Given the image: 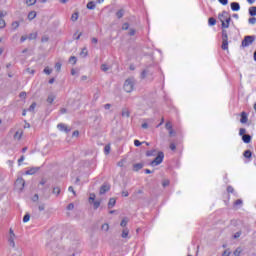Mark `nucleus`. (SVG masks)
Instances as JSON below:
<instances>
[{
	"label": "nucleus",
	"instance_id": "nucleus-5",
	"mask_svg": "<svg viewBox=\"0 0 256 256\" xmlns=\"http://www.w3.org/2000/svg\"><path fill=\"white\" fill-rule=\"evenodd\" d=\"M15 232L13 231V228L9 229V238H8V243L10 247L15 248V239H16Z\"/></svg>",
	"mask_w": 256,
	"mask_h": 256
},
{
	"label": "nucleus",
	"instance_id": "nucleus-28",
	"mask_svg": "<svg viewBox=\"0 0 256 256\" xmlns=\"http://www.w3.org/2000/svg\"><path fill=\"white\" fill-rule=\"evenodd\" d=\"M104 153L105 155H109V153H111V145H106L104 148Z\"/></svg>",
	"mask_w": 256,
	"mask_h": 256
},
{
	"label": "nucleus",
	"instance_id": "nucleus-39",
	"mask_svg": "<svg viewBox=\"0 0 256 256\" xmlns=\"http://www.w3.org/2000/svg\"><path fill=\"white\" fill-rule=\"evenodd\" d=\"M29 219H31V216L29 214H26L24 217H23V223H29Z\"/></svg>",
	"mask_w": 256,
	"mask_h": 256
},
{
	"label": "nucleus",
	"instance_id": "nucleus-47",
	"mask_svg": "<svg viewBox=\"0 0 256 256\" xmlns=\"http://www.w3.org/2000/svg\"><path fill=\"white\" fill-rule=\"evenodd\" d=\"M239 237H241V231H238L233 235V239H239Z\"/></svg>",
	"mask_w": 256,
	"mask_h": 256
},
{
	"label": "nucleus",
	"instance_id": "nucleus-34",
	"mask_svg": "<svg viewBox=\"0 0 256 256\" xmlns=\"http://www.w3.org/2000/svg\"><path fill=\"white\" fill-rule=\"evenodd\" d=\"M69 63H71L72 65H75V63H77V57L71 56L69 59Z\"/></svg>",
	"mask_w": 256,
	"mask_h": 256
},
{
	"label": "nucleus",
	"instance_id": "nucleus-43",
	"mask_svg": "<svg viewBox=\"0 0 256 256\" xmlns=\"http://www.w3.org/2000/svg\"><path fill=\"white\" fill-rule=\"evenodd\" d=\"M52 71H53V70H51L49 67H46V68L44 69V73H45L46 75H51Z\"/></svg>",
	"mask_w": 256,
	"mask_h": 256
},
{
	"label": "nucleus",
	"instance_id": "nucleus-61",
	"mask_svg": "<svg viewBox=\"0 0 256 256\" xmlns=\"http://www.w3.org/2000/svg\"><path fill=\"white\" fill-rule=\"evenodd\" d=\"M129 35H130V37H133V35H135V29H130Z\"/></svg>",
	"mask_w": 256,
	"mask_h": 256
},
{
	"label": "nucleus",
	"instance_id": "nucleus-10",
	"mask_svg": "<svg viewBox=\"0 0 256 256\" xmlns=\"http://www.w3.org/2000/svg\"><path fill=\"white\" fill-rule=\"evenodd\" d=\"M111 189V186L104 184L101 188H100V195H104V193H107V191H109Z\"/></svg>",
	"mask_w": 256,
	"mask_h": 256
},
{
	"label": "nucleus",
	"instance_id": "nucleus-12",
	"mask_svg": "<svg viewBox=\"0 0 256 256\" xmlns=\"http://www.w3.org/2000/svg\"><path fill=\"white\" fill-rule=\"evenodd\" d=\"M122 239H128L129 238V228H124L122 230V235H121Z\"/></svg>",
	"mask_w": 256,
	"mask_h": 256
},
{
	"label": "nucleus",
	"instance_id": "nucleus-57",
	"mask_svg": "<svg viewBox=\"0 0 256 256\" xmlns=\"http://www.w3.org/2000/svg\"><path fill=\"white\" fill-rule=\"evenodd\" d=\"M122 197H129V192L127 190H123Z\"/></svg>",
	"mask_w": 256,
	"mask_h": 256
},
{
	"label": "nucleus",
	"instance_id": "nucleus-59",
	"mask_svg": "<svg viewBox=\"0 0 256 256\" xmlns=\"http://www.w3.org/2000/svg\"><path fill=\"white\" fill-rule=\"evenodd\" d=\"M23 161H25V156H21L18 160V165H21V163H23Z\"/></svg>",
	"mask_w": 256,
	"mask_h": 256
},
{
	"label": "nucleus",
	"instance_id": "nucleus-48",
	"mask_svg": "<svg viewBox=\"0 0 256 256\" xmlns=\"http://www.w3.org/2000/svg\"><path fill=\"white\" fill-rule=\"evenodd\" d=\"M166 129L169 131L171 129H173V124H171V122H167L166 123Z\"/></svg>",
	"mask_w": 256,
	"mask_h": 256
},
{
	"label": "nucleus",
	"instance_id": "nucleus-24",
	"mask_svg": "<svg viewBox=\"0 0 256 256\" xmlns=\"http://www.w3.org/2000/svg\"><path fill=\"white\" fill-rule=\"evenodd\" d=\"M87 9H90L91 11H93V9H95V2L90 1L87 3Z\"/></svg>",
	"mask_w": 256,
	"mask_h": 256
},
{
	"label": "nucleus",
	"instance_id": "nucleus-27",
	"mask_svg": "<svg viewBox=\"0 0 256 256\" xmlns=\"http://www.w3.org/2000/svg\"><path fill=\"white\" fill-rule=\"evenodd\" d=\"M77 19H79V12H75L71 16V21L75 22Z\"/></svg>",
	"mask_w": 256,
	"mask_h": 256
},
{
	"label": "nucleus",
	"instance_id": "nucleus-58",
	"mask_svg": "<svg viewBox=\"0 0 256 256\" xmlns=\"http://www.w3.org/2000/svg\"><path fill=\"white\" fill-rule=\"evenodd\" d=\"M141 142L139 141V140H135L134 141V145H135V147H141Z\"/></svg>",
	"mask_w": 256,
	"mask_h": 256
},
{
	"label": "nucleus",
	"instance_id": "nucleus-3",
	"mask_svg": "<svg viewBox=\"0 0 256 256\" xmlns=\"http://www.w3.org/2000/svg\"><path fill=\"white\" fill-rule=\"evenodd\" d=\"M223 51H229V36L227 30H222V46Z\"/></svg>",
	"mask_w": 256,
	"mask_h": 256
},
{
	"label": "nucleus",
	"instance_id": "nucleus-1",
	"mask_svg": "<svg viewBox=\"0 0 256 256\" xmlns=\"http://www.w3.org/2000/svg\"><path fill=\"white\" fill-rule=\"evenodd\" d=\"M218 19L220 23H222L223 30L229 29V25L231 23V15H229L227 11H223L221 14H219Z\"/></svg>",
	"mask_w": 256,
	"mask_h": 256
},
{
	"label": "nucleus",
	"instance_id": "nucleus-55",
	"mask_svg": "<svg viewBox=\"0 0 256 256\" xmlns=\"http://www.w3.org/2000/svg\"><path fill=\"white\" fill-rule=\"evenodd\" d=\"M219 3H221V5H228L229 4V0H218Z\"/></svg>",
	"mask_w": 256,
	"mask_h": 256
},
{
	"label": "nucleus",
	"instance_id": "nucleus-62",
	"mask_svg": "<svg viewBox=\"0 0 256 256\" xmlns=\"http://www.w3.org/2000/svg\"><path fill=\"white\" fill-rule=\"evenodd\" d=\"M162 185L163 187H167L169 185V180H164Z\"/></svg>",
	"mask_w": 256,
	"mask_h": 256
},
{
	"label": "nucleus",
	"instance_id": "nucleus-18",
	"mask_svg": "<svg viewBox=\"0 0 256 256\" xmlns=\"http://www.w3.org/2000/svg\"><path fill=\"white\" fill-rule=\"evenodd\" d=\"M101 71H103L104 73H107V71H109L111 69V66L107 65V64H102L100 67Z\"/></svg>",
	"mask_w": 256,
	"mask_h": 256
},
{
	"label": "nucleus",
	"instance_id": "nucleus-16",
	"mask_svg": "<svg viewBox=\"0 0 256 256\" xmlns=\"http://www.w3.org/2000/svg\"><path fill=\"white\" fill-rule=\"evenodd\" d=\"M36 17H37V12H35V11L29 12V14H28L29 21H33V19H35Z\"/></svg>",
	"mask_w": 256,
	"mask_h": 256
},
{
	"label": "nucleus",
	"instance_id": "nucleus-54",
	"mask_svg": "<svg viewBox=\"0 0 256 256\" xmlns=\"http://www.w3.org/2000/svg\"><path fill=\"white\" fill-rule=\"evenodd\" d=\"M32 201L34 203H36V201H39V195L35 194L33 197H32Z\"/></svg>",
	"mask_w": 256,
	"mask_h": 256
},
{
	"label": "nucleus",
	"instance_id": "nucleus-36",
	"mask_svg": "<svg viewBox=\"0 0 256 256\" xmlns=\"http://www.w3.org/2000/svg\"><path fill=\"white\" fill-rule=\"evenodd\" d=\"M208 23L210 26H213V25H216L217 20H215V18H209Z\"/></svg>",
	"mask_w": 256,
	"mask_h": 256
},
{
	"label": "nucleus",
	"instance_id": "nucleus-45",
	"mask_svg": "<svg viewBox=\"0 0 256 256\" xmlns=\"http://www.w3.org/2000/svg\"><path fill=\"white\" fill-rule=\"evenodd\" d=\"M231 255V251L229 249H226L223 253L222 256H230Z\"/></svg>",
	"mask_w": 256,
	"mask_h": 256
},
{
	"label": "nucleus",
	"instance_id": "nucleus-25",
	"mask_svg": "<svg viewBox=\"0 0 256 256\" xmlns=\"http://www.w3.org/2000/svg\"><path fill=\"white\" fill-rule=\"evenodd\" d=\"M127 223H129V218H123L121 223H120V226L121 227H127Z\"/></svg>",
	"mask_w": 256,
	"mask_h": 256
},
{
	"label": "nucleus",
	"instance_id": "nucleus-13",
	"mask_svg": "<svg viewBox=\"0 0 256 256\" xmlns=\"http://www.w3.org/2000/svg\"><path fill=\"white\" fill-rule=\"evenodd\" d=\"M37 171H39V168H30L29 170H27L25 172V175H35V173H37Z\"/></svg>",
	"mask_w": 256,
	"mask_h": 256
},
{
	"label": "nucleus",
	"instance_id": "nucleus-56",
	"mask_svg": "<svg viewBox=\"0 0 256 256\" xmlns=\"http://www.w3.org/2000/svg\"><path fill=\"white\" fill-rule=\"evenodd\" d=\"M147 73H149V71H147V70H144L142 72V74H141L142 79H145V77H147Z\"/></svg>",
	"mask_w": 256,
	"mask_h": 256
},
{
	"label": "nucleus",
	"instance_id": "nucleus-64",
	"mask_svg": "<svg viewBox=\"0 0 256 256\" xmlns=\"http://www.w3.org/2000/svg\"><path fill=\"white\" fill-rule=\"evenodd\" d=\"M227 191L228 193H233L234 189L231 186H228Z\"/></svg>",
	"mask_w": 256,
	"mask_h": 256
},
{
	"label": "nucleus",
	"instance_id": "nucleus-11",
	"mask_svg": "<svg viewBox=\"0 0 256 256\" xmlns=\"http://www.w3.org/2000/svg\"><path fill=\"white\" fill-rule=\"evenodd\" d=\"M21 137H23V130H17L14 134V139L20 141Z\"/></svg>",
	"mask_w": 256,
	"mask_h": 256
},
{
	"label": "nucleus",
	"instance_id": "nucleus-15",
	"mask_svg": "<svg viewBox=\"0 0 256 256\" xmlns=\"http://www.w3.org/2000/svg\"><path fill=\"white\" fill-rule=\"evenodd\" d=\"M247 121H248L247 113L242 112V113H241V119H240V122H241V123H243V124H245V123H247Z\"/></svg>",
	"mask_w": 256,
	"mask_h": 256
},
{
	"label": "nucleus",
	"instance_id": "nucleus-14",
	"mask_svg": "<svg viewBox=\"0 0 256 256\" xmlns=\"http://www.w3.org/2000/svg\"><path fill=\"white\" fill-rule=\"evenodd\" d=\"M115 203H117V200H115V198H110L108 202V209H113V207H115Z\"/></svg>",
	"mask_w": 256,
	"mask_h": 256
},
{
	"label": "nucleus",
	"instance_id": "nucleus-60",
	"mask_svg": "<svg viewBox=\"0 0 256 256\" xmlns=\"http://www.w3.org/2000/svg\"><path fill=\"white\" fill-rule=\"evenodd\" d=\"M170 149H171V151H175V149H177V146H175L174 143H171L170 144Z\"/></svg>",
	"mask_w": 256,
	"mask_h": 256
},
{
	"label": "nucleus",
	"instance_id": "nucleus-53",
	"mask_svg": "<svg viewBox=\"0 0 256 256\" xmlns=\"http://www.w3.org/2000/svg\"><path fill=\"white\" fill-rule=\"evenodd\" d=\"M38 209L39 211H45V204H39Z\"/></svg>",
	"mask_w": 256,
	"mask_h": 256
},
{
	"label": "nucleus",
	"instance_id": "nucleus-23",
	"mask_svg": "<svg viewBox=\"0 0 256 256\" xmlns=\"http://www.w3.org/2000/svg\"><path fill=\"white\" fill-rule=\"evenodd\" d=\"M147 157H155L157 155V150H150L146 152Z\"/></svg>",
	"mask_w": 256,
	"mask_h": 256
},
{
	"label": "nucleus",
	"instance_id": "nucleus-2",
	"mask_svg": "<svg viewBox=\"0 0 256 256\" xmlns=\"http://www.w3.org/2000/svg\"><path fill=\"white\" fill-rule=\"evenodd\" d=\"M123 89L126 93H133V91L135 90V78L126 79Z\"/></svg>",
	"mask_w": 256,
	"mask_h": 256
},
{
	"label": "nucleus",
	"instance_id": "nucleus-49",
	"mask_svg": "<svg viewBox=\"0 0 256 256\" xmlns=\"http://www.w3.org/2000/svg\"><path fill=\"white\" fill-rule=\"evenodd\" d=\"M67 209L68 211H73V209H75V205L73 203H70L68 206H67Z\"/></svg>",
	"mask_w": 256,
	"mask_h": 256
},
{
	"label": "nucleus",
	"instance_id": "nucleus-6",
	"mask_svg": "<svg viewBox=\"0 0 256 256\" xmlns=\"http://www.w3.org/2000/svg\"><path fill=\"white\" fill-rule=\"evenodd\" d=\"M255 41V36H246L242 41V47H249V45H253Z\"/></svg>",
	"mask_w": 256,
	"mask_h": 256
},
{
	"label": "nucleus",
	"instance_id": "nucleus-7",
	"mask_svg": "<svg viewBox=\"0 0 256 256\" xmlns=\"http://www.w3.org/2000/svg\"><path fill=\"white\" fill-rule=\"evenodd\" d=\"M15 187H16V189H18V191H23V189L25 187V180L21 177L17 178V180L15 182Z\"/></svg>",
	"mask_w": 256,
	"mask_h": 256
},
{
	"label": "nucleus",
	"instance_id": "nucleus-8",
	"mask_svg": "<svg viewBox=\"0 0 256 256\" xmlns=\"http://www.w3.org/2000/svg\"><path fill=\"white\" fill-rule=\"evenodd\" d=\"M57 128L59 129V131H64V133H69V131H71V129H69L67 127V125L61 123L57 125Z\"/></svg>",
	"mask_w": 256,
	"mask_h": 256
},
{
	"label": "nucleus",
	"instance_id": "nucleus-19",
	"mask_svg": "<svg viewBox=\"0 0 256 256\" xmlns=\"http://www.w3.org/2000/svg\"><path fill=\"white\" fill-rule=\"evenodd\" d=\"M249 15H251V17L256 16V6H252L249 8Z\"/></svg>",
	"mask_w": 256,
	"mask_h": 256
},
{
	"label": "nucleus",
	"instance_id": "nucleus-22",
	"mask_svg": "<svg viewBox=\"0 0 256 256\" xmlns=\"http://www.w3.org/2000/svg\"><path fill=\"white\" fill-rule=\"evenodd\" d=\"M93 208L95 210H97L98 207H101V200H94V202H92Z\"/></svg>",
	"mask_w": 256,
	"mask_h": 256
},
{
	"label": "nucleus",
	"instance_id": "nucleus-17",
	"mask_svg": "<svg viewBox=\"0 0 256 256\" xmlns=\"http://www.w3.org/2000/svg\"><path fill=\"white\" fill-rule=\"evenodd\" d=\"M242 140L245 142V143H251V135L249 134H245L242 136Z\"/></svg>",
	"mask_w": 256,
	"mask_h": 256
},
{
	"label": "nucleus",
	"instance_id": "nucleus-30",
	"mask_svg": "<svg viewBox=\"0 0 256 256\" xmlns=\"http://www.w3.org/2000/svg\"><path fill=\"white\" fill-rule=\"evenodd\" d=\"M241 253H243V249L241 247H238L235 251H234V255L235 256H239L241 255Z\"/></svg>",
	"mask_w": 256,
	"mask_h": 256
},
{
	"label": "nucleus",
	"instance_id": "nucleus-32",
	"mask_svg": "<svg viewBox=\"0 0 256 256\" xmlns=\"http://www.w3.org/2000/svg\"><path fill=\"white\" fill-rule=\"evenodd\" d=\"M101 229L102 231H104V233H107V231H109V225L105 223L101 226Z\"/></svg>",
	"mask_w": 256,
	"mask_h": 256
},
{
	"label": "nucleus",
	"instance_id": "nucleus-42",
	"mask_svg": "<svg viewBox=\"0 0 256 256\" xmlns=\"http://www.w3.org/2000/svg\"><path fill=\"white\" fill-rule=\"evenodd\" d=\"M48 103H53L55 101V96L54 95H49L47 98Z\"/></svg>",
	"mask_w": 256,
	"mask_h": 256
},
{
	"label": "nucleus",
	"instance_id": "nucleus-4",
	"mask_svg": "<svg viewBox=\"0 0 256 256\" xmlns=\"http://www.w3.org/2000/svg\"><path fill=\"white\" fill-rule=\"evenodd\" d=\"M164 158L165 154H163V152H159L157 157L151 162V166L157 167V165H161L163 163Z\"/></svg>",
	"mask_w": 256,
	"mask_h": 256
},
{
	"label": "nucleus",
	"instance_id": "nucleus-40",
	"mask_svg": "<svg viewBox=\"0 0 256 256\" xmlns=\"http://www.w3.org/2000/svg\"><path fill=\"white\" fill-rule=\"evenodd\" d=\"M248 23H249L250 25H255V23H256V18H255V17L249 18V19H248Z\"/></svg>",
	"mask_w": 256,
	"mask_h": 256
},
{
	"label": "nucleus",
	"instance_id": "nucleus-20",
	"mask_svg": "<svg viewBox=\"0 0 256 256\" xmlns=\"http://www.w3.org/2000/svg\"><path fill=\"white\" fill-rule=\"evenodd\" d=\"M130 115H131V113L129 112V109L124 108V109L122 110V117L129 118Z\"/></svg>",
	"mask_w": 256,
	"mask_h": 256
},
{
	"label": "nucleus",
	"instance_id": "nucleus-51",
	"mask_svg": "<svg viewBox=\"0 0 256 256\" xmlns=\"http://www.w3.org/2000/svg\"><path fill=\"white\" fill-rule=\"evenodd\" d=\"M6 23L3 19H0V29H4Z\"/></svg>",
	"mask_w": 256,
	"mask_h": 256
},
{
	"label": "nucleus",
	"instance_id": "nucleus-37",
	"mask_svg": "<svg viewBox=\"0 0 256 256\" xmlns=\"http://www.w3.org/2000/svg\"><path fill=\"white\" fill-rule=\"evenodd\" d=\"M12 29H14V31H16V29H19V22L15 21L12 23Z\"/></svg>",
	"mask_w": 256,
	"mask_h": 256
},
{
	"label": "nucleus",
	"instance_id": "nucleus-46",
	"mask_svg": "<svg viewBox=\"0 0 256 256\" xmlns=\"http://www.w3.org/2000/svg\"><path fill=\"white\" fill-rule=\"evenodd\" d=\"M55 70L59 73V71H61V63H56L55 65Z\"/></svg>",
	"mask_w": 256,
	"mask_h": 256
},
{
	"label": "nucleus",
	"instance_id": "nucleus-63",
	"mask_svg": "<svg viewBox=\"0 0 256 256\" xmlns=\"http://www.w3.org/2000/svg\"><path fill=\"white\" fill-rule=\"evenodd\" d=\"M20 97H21V99H25V97H27V93L21 92Z\"/></svg>",
	"mask_w": 256,
	"mask_h": 256
},
{
	"label": "nucleus",
	"instance_id": "nucleus-33",
	"mask_svg": "<svg viewBox=\"0 0 256 256\" xmlns=\"http://www.w3.org/2000/svg\"><path fill=\"white\" fill-rule=\"evenodd\" d=\"M244 157H245L246 159H251V150H246V151L244 152Z\"/></svg>",
	"mask_w": 256,
	"mask_h": 256
},
{
	"label": "nucleus",
	"instance_id": "nucleus-50",
	"mask_svg": "<svg viewBox=\"0 0 256 256\" xmlns=\"http://www.w3.org/2000/svg\"><path fill=\"white\" fill-rule=\"evenodd\" d=\"M245 133H247V130H245V128H241L239 130V135H241L243 137V135H245Z\"/></svg>",
	"mask_w": 256,
	"mask_h": 256
},
{
	"label": "nucleus",
	"instance_id": "nucleus-31",
	"mask_svg": "<svg viewBox=\"0 0 256 256\" xmlns=\"http://www.w3.org/2000/svg\"><path fill=\"white\" fill-rule=\"evenodd\" d=\"M52 193H53L54 195H59V194L61 193V188H59V187H54Z\"/></svg>",
	"mask_w": 256,
	"mask_h": 256
},
{
	"label": "nucleus",
	"instance_id": "nucleus-38",
	"mask_svg": "<svg viewBox=\"0 0 256 256\" xmlns=\"http://www.w3.org/2000/svg\"><path fill=\"white\" fill-rule=\"evenodd\" d=\"M35 107H37L36 103H32L28 109V111H30L31 113H33V111H35Z\"/></svg>",
	"mask_w": 256,
	"mask_h": 256
},
{
	"label": "nucleus",
	"instance_id": "nucleus-52",
	"mask_svg": "<svg viewBox=\"0 0 256 256\" xmlns=\"http://www.w3.org/2000/svg\"><path fill=\"white\" fill-rule=\"evenodd\" d=\"M122 29H123V31H127V29H129V23H124L122 25Z\"/></svg>",
	"mask_w": 256,
	"mask_h": 256
},
{
	"label": "nucleus",
	"instance_id": "nucleus-44",
	"mask_svg": "<svg viewBox=\"0 0 256 256\" xmlns=\"http://www.w3.org/2000/svg\"><path fill=\"white\" fill-rule=\"evenodd\" d=\"M88 201L89 203H93L95 201V194H90Z\"/></svg>",
	"mask_w": 256,
	"mask_h": 256
},
{
	"label": "nucleus",
	"instance_id": "nucleus-41",
	"mask_svg": "<svg viewBox=\"0 0 256 256\" xmlns=\"http://www.w3.org/2000/svg\"><path fill=\"white\" fill-rule=\"evenodd\" d=\"M87 54H88L87 48H83L81 53H80L81 57H87Z\"/></svg>",
	"mask_w": 256,
	"mask_h": 256
},
{
	"label": "nucleus",
	"instance_id": "nucleus-29",
	"mask_svg": "<svg viewBox=\"0 0 256 256\" xmlns=\"http://www.w3.org/2000/svg\"><path fill=\"white\" fill-rule=\"evenodd\" d=\"M35 3H37V0H26V5L28 7L35 5Z\"/></svg>",
	"mask_w": 256,
	"mask_h": 256
},
{
	"label": "nucleus",
	"instance_id": "nucleus-35",
	"mask_svg": "<svg viewBox=\"0 0 256 256\" xmlns=\"http://www.w3.org/2000/svg\"><path fill=\"white\" fill-rule=\"evenodd\" d=\"M235 207H241V205H243V200L238 199L234 202Z\"/></svg>",
	"mask_w": 256,
	"mask_h": 256
},
{
	"label": "nucleus",
	"instance_id": "nucleus-21",
	"mask_svg": "<svg viewBox=\"0 0 256 256\" xmlns=\"http://www.w3.org/2000/svg\"><path fill=\"white\" fill-rule=\"evenodd\" d=\"M141 169H143L142 163L134 164V166H133L134 171H141Z\"/></svg>",
	"mask_w": 256,
	"mask_h": 256
},
{
	"label": "nucleus",
	"instance_id": "nucleus-9",
	"mask_svg": "<svg viewBox=\"0 0 256 256\" xmlns=\"http://www.w3.org/2000/svg\"><path fill=\"white\" fill-rule=\"evenodd\" d=\"M230 7H231L232 11H240V9H241V5H239V3H237V2H232L230 4Z\"/></svg>",
	"mask_w": 256,
	"mask_h": 256
},
{
	"label": "nucleus",
	"instance_id": "nucleus-26",
	"mask_svg": "<svg viewBox=\"0 0 256 256\" xmlns=\"http://www.w3.org/2000/svg\"><path fill=\"white\" fill-rule=\"evenodd\" d=\"M125 15V10L121 9L116 13L118 19H121Z\"/></svg>",
	"mask_w": 256,
	"mask_h": 256
}]
</instances>
